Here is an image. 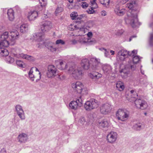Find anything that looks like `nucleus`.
Returning a JSON list of instances; mask_svg holds the SVG:
<instances>
[{
  "label": "nucleus",
  "mask_w": 153,
  "mask_h": 153,
  "mask_svg": "<svg viewBox=\"0 0 153 153\" xmlns=\"http://www.w3.org/2000/svg\"><path fill=\"white\" fill-rule=\"evenodd\" d=\"M133 62L131 61H128L125 66L124 69L120 71L121 75L122 77L126 78L130 71V70L132 71L135 70L136 68V64L138 63L142 57L138 56L132 55Z\"/></svg>",
  "instance_id": "nucleus-1"
},
{
  "label": "nucleus",
  "mask_w": 153,
  "mask_h": 153,
  "mask_svg": "<svg viewBox=\"0 0 153 153\" xmlns=\"http://www.w3.org/2000/svg\"><path fill=\"white\" fill-rule=\"evenodd\" d=\"M0 42V56H7L9 54L8 50L4 48L6 47L11 45L10 40L8 37V32H4L1 36Z\"/></svg>",
  "instance_id": "nucleus-2"
},
{
  "label": "nucleus",
  "mask_w": 153,
  "mask_h": 153,
  "mask_svg": "<svg viewBox=\"0 0 153 153\" xmlns=\"http://www.w3.org/2000/svg\"><path fill=\"white\" fill-rule=\"evenodd\" d=\"M130 94L131 96L130 101L134 102V103L137 108L142 110H145L148 108L149 106L146 101L141 99H136L138 95L135 90H131Z\"/></svg>",
  "instance_id": "nucleus-3"
},
{
  "label": "nucleus",
  "mask_w": 153,
  "mask_h": 153,
  "mask_svg": "<svg viewBox=\"0 0 153 153\" xmlns=\"http://www.w3.org/2000/svg\"><path fill=\"white\" fill-rule=\"evenodd\" d=\"M45 38L44 34L42 33H36L33 34V36H32L31 39L35 40L38 42H42L38 44V48H40L41 46L44 44L45 47L48 49L52 45H54V43L51 42H45L44 39Z\"/></svg>",
  "instance_id": "nucleus-4"
},
{
  "label": "nucleus",
  "mask_w": 153,
  "mask_h": 153,
  "mask_svg": "<svg viewBox=\"0 0 153 153\" xmlns=\"http://www.w3.org/2000/svg\"><path fill=\"white\" fill-rule=\"evenodd\" d=\"M68 72L76 79H79L81 78L83 74L81 68L74 65L70 66Z\"/></svg>",
  "instance_id": "nucleus-5"
},
{
  "label": "nucleus",
  "mask_w": 153,
  "mask_h": 153,
  "mask_svg": "<svg viewBox=\"0 0 153 153\" xmlns=\"http://www.w3.org/2000/svg\"><path fill=\"white\" fill-rule=\"evenodd\" d=\"M71 87L75 92L81 94H87V88L84 87L82 83L77 81L72 83Z\"/></svg>",
  "instance_id": "nucleus-6"
},
{
  "label": "nucleus",
  "mask_w": 153,
  "mask_h": 153,
  "mask_svg": "<svg viewBox=\"0 0 153 153\" xmlns=\"http://www.w3.org/2000/svg\"><path fill=\"white\" fill-rule=\"evenodd\" d=\"M131 15L129 16L128 14H127L128 18L127 19H125L126 23H129L133 27H134L138 25H140L138 22L137 13H133V10L131 11Z\"/></svg>",
  "instance_id": "nucleus-7"
},
{
  "label": "nucleus",
  "mask_w": 153,
  "mask_h": 153,
  "mask_svg": "<svg viewBox=\"0 0 153 153\" xmlns=\"http://www.w3.org/2000/svg\"><path fill=\"white\" fill-rule=\"evenodd\" d=\"M28 75L30 80L32 81H34V79H37L36 82L39 80L41 78V73L36 68H32L30 70Z\"/></svg>",
  "instance_id": "nucleus-8"
},
{
  "label": "nucleus",
  "mask_w": 153,
  "mask_h": 153,
  "mask_svg": "<svg viewBox=\"0 0 153 153\" xmlns=\"http://www.w3.org/2000/svg\"><path fill=\"white\" fill-rule=\"evenodd\" d=\"M129 112L125 109H119L116 113V116L118 120L123 121L126 120L129 116Z\"/></svg>",
  "instance_id": "nucleus-9"
},
{
  "label": "nucleus",
  "mask_w": 153,
  "mask_h": 153,
  "mask_svg": "<svg viewBox=\"0 0 153 153\" xmlns=\"http://www.w3.org/2000/svg\"><path fill=\"white\" fill-rule=\"evenodd\" d=\"M99 104L98 101L94 99H91L85 102L84 106L86 110L89 111L97 108Z\"/></svg>",
  "instance_id": "nucleus-10"
},
{
  "label": "nucleus",
  "mask_w": 153,
  "mask_h": 153,
  "mask_svg": "<svg viewBox=\"0 0 153 153\" xmlns=\"http://www.w3.org/2000/svg\"><path fill=\"white\" fill-rule=\"evenodd\" d=\"M83 100L82 96L78 97L76 101H71L69 104V107L72 109L75 110L78 106L80 107L82 105Z\"/></svg>",
  "instance_id": "nucleus-11"
},
{
  "label": "nucleus",
  "mask_w": 153,
  "mask_h": 153,
  "mask_svg": "<svg viewBox=\"0 0 153 153\" xmlns=\"http://www.w3.org/2000/svg\"><path fill=\"white\" fill-rule=\"evenodd\" d=\"M10 36H8L11 45H13L16 40L19 37V32L15 29H13L10 31Z\"/></svg>",
  "instance_id": "nucleus-12"
},
{
  "label": "nucleus",
  "mask_w": 153,
  "mask_h": 153,
  "mask_svg": "<svg viewBox=\"0 0 153 153\" xmlns=\"http://www.w3.org/2000/svg\"><path fill=\"white\" fill-rule=\"evenodd\" d=\"M57 70L53 65H49L48 67L47 75L48 78H51L55 77L57 74Z\"/></svg>",
  "instance_id": "nucleus-13"
},
{
  "label": "nucleus",
  "mask_w": 153,
  "mask_h": 153,
  "mask_svg": "<svg viewBox=\"0 0 153 153\" xmlns=\"http://www.w3.org/2000/svg\"><path fill=\"white\" fill-rule=\"evenodd\" d=\"M131 55L130 54V52L127 51L122 49L119 51L117 56V59L120 61H124L128 56Z\"/></svg>",
  "instance_id": "nucleus-14"
},
{
  "label": "nucleus",
  "mask_w": 153,
  "mask_h": 153,
  "mask_svg": "<svg viewBox=\"0 0 153 153\" xmlns=\"http://www.w3.org/2000/svg\"><path fill=\"white\" fill-rule=\"evenodd\" d=\"M52 24L50 21H45L40 25V29L42 33H44L49 30L52 27Z\"/></svg>",
  "instance_id": "nucleus-15"
},
{
  "label": "nucleus",
  "mask_w": 153,
  "mask_h": 153,
  "mask_svg": "<svg viewBox=\"0 0 153 153\" xmlns=\"http://www.w3.org/2000/svg\"><path fill=\"white\" fill-rule=\"evenodd\" d=\"M117 133L115 132L114 131L110 132L107 136V142L110 143H114L117 139Z\"/></svg>",
  "instance_id": "nucleus-16"
},
{
  "label": "nucleus",
  "mask_w": 153,
  "mask_h": 153,
  "mask_svg": "<svg viewBox=\"0 0 153 153\" xmlns=\"http://www.w3.org/2000/svg\"><path fill=\"white\" fill-rule=\"evenodd\" d=\"M91 61L93 62L91 68L93 70H96L98 69L102 66V64L100 62V60L96 58H92L91 59Z\"/></svg>",
  "instance_id": "nucleus-17"
},
{
  "label": "nucleus",
  "mask_w": 153,
  "mask_h": 153,
  "mask_svg": "<svg viewBox=\"0 0 153 153\" xmlns=\"http://www.w3.org/2000/svg\"><path fill=\"white\" fill-rule=\"evenodd\" d=\"M15 111L21 120H24L25 117L24 110L22 106L18 104L15 106Z\"/></svg>",
  "instance_id": "nucleus-18"
},
{
  "label": "nucleus",
  "mask_w": 153,
  "mask_h": 153,
  "mask_svg": "<svg viewBox=\"0 0 153 153\" xmlns=\"http://www.w3.org/2000/svg\"><path fill=\"white\" fill-rule=\"evenodd\" d=\"M97 125L100 128L107 129L110 126V123L109 120L105 119L99 120Z\"/></svg>",
  "instance_id": "nucleus-19"
},
{
  "label": "nucleus",
  "mask_w": 153,
  "mask_h": 153,
  "mask_svg": "<svg viewBox=\"0 0 153 153\" xmlns=\"http://www.w3.org/2000/svg\"><path fill=\"white\" fill-rule=\"evenodd\" d=\"M111 109L110 105L108 103H105L100 107V112L102 114H106L110 112Z\"/></svg>",
  "instance_id": "nucleus-20"
},
{
  "label": "nucleus",
  "mask_w": 153,
  "mask_h": 153,
  "mask_svg": "<svg viewBox=\"0 0 153 153\" xmlns=\"http://www.w3.org/2000/svg\"><path fill=\"white\" fill-rule=\"evenodd\" d=\"M18 141L20 143H24L27 142L28 137L27 134L23 133L19 134L17 137Z\"/></svg>",
  "instance_id": "nucleus-21"
},
{
  "label": "nucleus",
  "mask_w": 153,
  "mask_h": 153,
  "mask_svg": "<svg viewBox=\"0 0 153 153\" xmlns=\"http://www.w3.org/2000/svg\"><path fill=\"white\" fill-rule=\"evenodd\" d=\"M38 16V13L36 11H31L28 13L27 18L30 21L34 20Z\"/></svg>",
  "instance_id": "nucleus-22"
},
{
  "label": "nucleus",
  "mask_w": 153,
  "mask_h": 153,
  "mask_svg": "<svg viewBox=\"0 0 153 153\" xmlns=\"http://www.w3.org/2000/svg\"><path fill=\"white\" fill-rule=\"evenodd\" d=\"M115 13L119 16H122L126 13V10L125 9H121L120 10V5L117 4L115 8L114 9Z\"/></svg>",
  "instance_id": "nucleus-23"
},
{
  "label": "nucleus",
  "mask_w": 153,
  "mask_h": 153,
  "mask_svg": "<svg viewBox=\"0 0 153 153\" xmlns=\"http://www.w3.org/2000/svg\"><path fill=\"white\" fill-rule=\"evenodd\" d=\"M81 65L83 68L88 70L89 68L90 65L89 60L87 59H84L81 60Z\"/></svg>",
  "instance_id": "nucleus-24"
},
{
  "label": "nucleus",
  "mask_w": 153,
  "mask_h": 153,
  "mask_svg": "<svg viewBox=\"0 0 153 153\" xmlns=\"http://www.w3.org/2000/svg\"><path fill=\"white\" fill-rule=\"evenodd\" d=\"M102 68L105 74H107L111 73L112 68L110 65H104L103 66Z\"/></svg>",
  "instance_id": "nucleus-25"
},
{
  "label": "nucleus",
  "mask_w": 153,
  "mask_h": 153,
  "mask_svg": "<svg viewBox=\"0 0 153 153\" xmlns=\"http://www.w3.org/2000/svg\"><path fill=\"white\" fill-rule=\"evenodd\" d=\"M92 79L96 80L102 76V74L99 73L98 72H93L90 73L88 75Z\"/></svg>",
  "instance_id": "nucleus-26"
},
{
  "label": "nucleus",
  "mask_w": 153,
  "mask_h": 153,
  "mask_svg": "<svg viewBox=\"0 0 153 153\" xmlns=\"http://www.w3.org/2000/svg\"><path fill=\"white\" fill-rule=\"evenodd\" d=\"M7 14L9 20L12 21L14 19V13L13 10L10 9L8 10Z\"/></svg>",
  "instance_id": "nucleus-27"
},
{
  "label": "nucleus",
  "mask_w": 153,
  "mask_h": 153,
  "mask_svg": "<svg viewBox=\"0 0 153 153\" xmlns=\"http://www.w3.org/2000/svg\"><path fill=\"white\" fill-rule=\"evenodd\" d=\"M78 42L82 44H87L89 43L90 42H92V41H89L88 38H86L84 37H82L79 38Z\"/></svg>",
  "instance_id": "nucleus-28"
},
{
  "label": "nucleus",
  "mask_w": 153,
  "mask_h": 153,
  "mask_svg": "<svg viewBox=\"0 0 153 153\" xmlns=\"http://www.w3.org/2000/svg\"><path fill=\"white\" fill-rule=\"evenodd\" d=\"M56 62L57 63H59V66H60V67H59V68L61 70H64L67 68V66L68 65L65 62H64L62 61H56ZM69 66V67L71 65H68Z\"/></svg>",
  "instance_id": "nucleus-29"
},
{
  "label": "nucleus",
  "mask_w": 153,
  "mask_h": 153,
  "mask_svg": "<svg viewBox=\"0 0 153 153\" xmlns=\"http://www.w3.org/2000/svg\"><path fill=\"white\" fill-rule=\"evenodd\" d=\"M116 87L118 90L122 91L125 88L123 83L121 81L117 82L116 84Z\"/></svg>",
  "instance_id": "nucleus-30"
},
{
  "label": "nucleus",
  "mask_w": 153,
  "mask_h": 153,
  "mask_svg": "<svg viewBox=\"0 0 153 153\" xmlns=\"http://www.w3.org/2000/svg\"><path fill=\"white\" fill-rule=\"evenodd\" d=\"M19 56L20 57L28 60L30 61L32 60L33 59V57L32 56L27 54H25L23 53L19 54Z\"/></svg>",
  "instance_id": "nucleus-31"
},
{
  "label": "nucleus",
  "mask_w": 153,
  "mask_h": 153,
  "mask_svg": "<svg viewBox=\"0 0 153 153\" xmlns=\"http://www.w3.org/2000/svg\"><path fill=\"white\" fill-rule=\"evenodd\" d=\"M28 29V25L26 24L22 25L20 27V31L23 33H24L26 32Z\"/></svg>",
  "instance_id": "nucleus-32"
},
{
  "label": "nucleus",
  "mask_w": 153,
  "mask_h": 153,
  "mask_svg": "<svg viewBox=\"0 0 153 153\" xmlns=\"http://www.w3.org/2000/svg\"><path fill=\"white\" fill-rule=\"evenodd\" d=\"M144 126L140 123L136 124L133 126L134 129L137 130H140L141 129L144 128Z\"/></svg>",
  "instance_id": "nucleus-33"
},
{
  "label": "nucleus",
  "mask_w": 153,
  "mask_h": 153,
  "mask_svg": "<svg viewBox=\"0 0 153 153\" xmlns=\"http://www.w3.org/2000/svg\"><path fill=\"white\" fill-rule=\"evenodd\" d=\"M78 123L80 126L86 125L87 124L85 118L84 117H81L78 121Z\"/></svg>",
  "instance_id": "nucleus-34"
},
{
  "label": "nucleus",
  "mask_w": 153,
  "mask_h": 153,
  "mask_svg": "<svg viewBox=\"0 0 153 153\" xmlns=\"http://www.w3.org/2000/svg\"><path fill=\"white\" fill-rule=\"evenodd\" d=\"M5 61L8 63L12 64L14 62V60L13 58L10 56H7L5 58Z\"/></svg>",
  "instance_id": "nucleus-35"
},
{
  "label": "nucleus",
  "mask_w": 153,
  "mask_h": 153,
  "mask_svg": "<svg viewBox=\"0 0 153 153\" xmlns=\"http://www.w3.org/2000/svg\"><path fill=\"white\" fill-rule=\"evenodd\" d=\"M63 7L61 6H58L55 11V13L56 15H57L59 13L63 12Z\"/></svg>",
  "instance_id": "nucleus-36"
},
{
  "label": "nucleus",
  "mask_w": 153,
  "mask_h": 153,
  "mask_svg": "<svg viewBox=\"0 0 153 153\" xmlns=\"http://www.w3.org/2000/svg\"><path fill=\"white\" fill-rule=\"evenodd\" d=\"M100 50L101 51H104V53L105 57H109L110 54L109 53V50H108L106 49L103 48H100Z\"/></svg>",
  "instance_id": "nucleus-37"
},
{
  "label": "nucleus",
  "mask_w": 153,
  "mask_h": 153,
  "mask_svg": "<svg viewBox=\"0 0 153 153\" xmlns=\"http://www.w3.org/2000/svg\"><path fill=\"white\" fill-rule=\"evenodd\" d=\"M135 4L134 1H132L129 3H128L126 4V7H127L130 9H131L133 7L134 5Z\"/></svg>",
  "instance_id": "nucleus-38"
},
{
  "label": "nucleus",
  "mask_w": 153,
  "mask_h": 153,
  "mask_svg": "<svg viewBox=\"0 0 153 153\" xmlns=\"http://www.w3.org/2000/svg\"><path fill=\"white\" fill-rule=\"evenodd\" d=\"M96 8V6L92 7L87 10V12L89 14H92L94 12V9Z\"/></svg>",
  "instance_id": "nucleus-39"
},
{
  "label": "nucleus",
  "mask_w": 153,
  "mask_h": 153,
  "mask_svg": "<svg viewBox=\"0 0 153 153\" xmlns=\"http://www.w3.org/2000/svg\"><path fill=\"white\" fill-rule=\"evenodd\" d=\"M77 13L75 12H72L70 15L71 17L73 20H76V17L77 16Z\"/></svg>",
  "instance_id": "nucleus-40"
},
{
  "label": "nucleus",
  "mask_w": 153,
  "mask_h": 153,
  "mask_svg": "<svg viewBox=\"0 0 153 153\" xmlns=\"http://www.w3.org/2000/svg\"><path fill=\"white\" fill-rule=\"evenodd\" d=\"M54 45L55 44L51 45L48 49V50H50L51 52H53L56 51L57 49V48L55 47Z\"/></svg>",
  "instance_id": "nucleus-41"
},
{
  "label": "nucleus",
  "mask_w": 153,
  "mask_h": 153,
  "mask_svg": "<svg viewBox=\"0 0 153 153\" xmlns=\"http://www.w3.org/2000/svg\"><path fill=\"white\" fill-rule=\"evenodd\" d=\"M149 42L150 45H153V33L151 34L150 35Z\"/></svg>",
  "instance_id": "nucleus-42"
},
{
  "label": "nucleus",
  "mask_w": 153,
  "mask_h": 153,
  "mask_svg": "<svg viewBox=\"0 0 153 153\" xmlns=\"http://www.w3.org/2000/svg\"><path fill=\"white\" fill-rule=\"evenodd\" d=\"M65 42L63 40L60 39L57 40L56 42V45L61 44L64 45L65 44Z\"/></svg>",
  "instance_id": "nucleus-43"
},
{
  "label": "nucleus",
  "mask_w": 153,
  "mask_h": 153,
  "mask_svg": "<svg viewBox=\"0 0 153 153\" xmlns=\"http://www.w3.org/2000/svg\"><path fill=\"white\" fill-rule=\"evenodd\" d=\"M16 64L19 67L23 68V64L22 62L20 60H18L16 61Z\"/></svg>",
  "instance_id": "nucleus-44"
},
{
  "label": "nucleus",
  "mask_w": 153,
  "mask_h": 153,
  "mask_svg": "<svg viewBox=\"0 0 153 153\" xmlns=\"http://www.w3.org/2000/svg\"><path fill=\"white\" fill-rule=\"evenodd\" d=\"M41 6L42 7H45L46 5V1L45 0H39Z\"/></svg>",
  "instance_id": "nucleus-45"
},
{
  "label": "nucleus",
  "mask_w": 153,
  "mask_h": 153,
  "mask_svg": "<svg viewBox=\"0 0 153 153\" xmlns=\"http://www.w3.org/2000/svg\"><path fill=\"white\" fill-rule=\"evenodd\" d=\"M110 0H103V2H100L101 4H103V5L106 6L107 5L108 6L109 4L110 3Z\"/></svg>",
  "instance_id": "nucleus-46"
},
{
  "label": "nucleus",
  "mask_w": 153,
  "mask_h": 153,
  "mask_svg": "<svg viewBox=\"0 0 153 153\" xmlns=\"http://www.w3.org/2000/svg\"><path fill=\"white\" fill-rule=\"evenodd\" d=\"M123 32L124 31L123 29L118 30L116 32V34L117 35H121L123 33Z\"/></svg>",
  "instance_id": "nucleus-47"
},
{
  "label": "nucleus",
  "mask_w": 153,
  "mask_h": 153,
  "mask_svg": "<svg viewBox=\"0 0 153 153\" xmlns=\"http://www.w3.org/2000/svg\"><path fill=\"white\" fill-rule=\"evenodd\" d=\"M88 6V4L85 2H84L82 5V7L83 8H85Z\"/></svg>",
  "instance_id": "nucleus-48"
},
{
  "label": "nucleus",
  "mask_w": 153,
  "mask_h": 153,
  "mask_svg": "<svg viewBox=\"0 0 153 153\" xmlns=\"http://www.w3.org/2000/svg\"><path fill=\"white\" fill-rule=\"evenodd\" d=\"M48 17V16L45 13H43L42 15V18L43 19H45Z\"/></svg>",
  "instance_id": "nucleus-49"
},
{
  "label": "nucleus",
  "mask_w": 153,
  "mask_h": 153,
  "mask_svg": "<svg viewBox=\"0 0 153 153\" xmlns=\"http://www.w3.org/2000/svg\"><path fill=\"white\" fill-rule=\"evenodd\" d=\"M83 17V16L82 15H77V17H76V20H80L81 19H82Z\"/></svg>",
  "instance_id": "nucleus-50"
},
{
  "label": "nucleus",
  "mask_w": 153,
  "mask_h": 153,
  "mask_svg": "<svg viewBox=\"0 0 153 153\" xmlns=\"http://www.w3.org/2000/svg\"><path fill=\"white\" fill-rule=\"evenodd\" d=\"M58 78L61 80H63L65 78V76L63 75H59Z\"/></svg>",
  "instance_id": "nucleus-51"
},
{
  "label": "nucleus",
  "mask_w": 153,
  "mask_h": 153,
  "mask_svg": "<svg viewBox=\"0 0 153 153\" xmlns=\"http://www.w3.org/2000/svg\"><path fill=\"white\" fill-rule=\"evenodd\" d=\"M91 4H92V5H91V6H92V7L96 6V8L97 7V4L96 2H93V1H91Z\"/></svg>",
  "instance_id": "nucleus-52"
},
{
  "label": "nucleus",
  "mask_w": 153,
  "mask_h": 153,
  "mask_svg": "<svg viewBox=\"0 0 153 153\" xmlns=\"http://www.w3.org/2000/svg\"><path fill=\"white\" fill-rule=\"evenodd\" d=\"M137 51L134 50L132 51L131 53H130V54L131 55V56H132L133 55H134V54H136L137 53ZM130 56H131V55Z\"/></svg>",
  "instance_id": "nucleus-53"
},
{
  "label": "nucleus",
  "mask_w": 153,
  "mask_h": 153,
  "mask_svg": "<svg viewBox=\"0 0 153 153\" xmlns=\"http://www.w3.org/2000/svg\"><path fill=\"white\" fill-rule=\"evenodd\" d=\"M0 153H7L5 149L4 148L1 149Z\"/></svg>",
  "instance_id": "nucleus-54"
},
{
  "label": "nucleus",
  "mask_w": 153,
  "mask_h": 153,
  "mask_svg": "<svg viewBox=\"0 0 153 153\" xmlns=\"http://www.w3.org/2000/svg\"><path fill=\"white\" fill-rule=\"evenodd\" d=\"M88 37H90L92 36V34L91 32H89L87 34Z\"/></svg>",
  "instance_id": "nucleus-55"
},
{
  "label": "nucleus",
  "mask_w": 153,
  "mask_h": 153,
  "mask_svg": "<svg viewBox=\"0 0 153 153\" xmlns=\"http://www.w3.org/2000/svg\"><path fill=\"white\" fill-rule=\"evenodd\" d=\"M101 15L102 16H105L106 15V13L104 10L102 11L101 12Z\"/></svg>",
  "instance_id": "nucleus-56"
},
{
  "label": "nucleus",
  "mask_w": 153,
  "mask_h": 153,
  "mask_svg": "<svg viewBox=\"0 0 153 153\" xmlns=\"http://www.w3.org/2000/svg\"><path fill=\"white\" fill-rule=\"evenodd\" d=\"M72 44H75L77 43V42L75 39H73L71 41Z\"/></svg>",
  "instance_id": "nucleus-57"
},
{
  "label": "nucleus",
  "mask_w": 153,
  "mask_h": 153,
  "mask_svg": "<svg viewBox=\"0 0 153 153\" xmlns=\"http://www.w3.org/2000/svg\"><path fill=\"white\" fill-rule=\"evenodd\" d=\"M4 29V27L2 26H0V32H1Z\"/></svg>",
  "instance_id": "nucleus-58"
},
{
  "label": "nucleus",
  "mask_w": 153,
  "mask_h": 153,
  "mask_svg": "<svg viewBox=\"0 0 153 153\" xmlns=\"http://www.w3.org/2000/svg\"><path fill=\"white\" fill-rule=\"evenodd\" d=\"M136 37V35H134L131 36L129 39V41H131L133 38H135Z\"/></svg>",
  "instance_id": "nucleus-59"
},
{
  "label": "nucleus",
  "mask_w": 153,
  "mask_h": 153,
  "mask_svg": "<svg viewBox=\"0 0 153 153\" xmlns=\"http://www.w3.org/2000/svg\"><path fill=\"white\" fill-rule=\"evenodd\" d=\"M110 52L111 53V55H113L114 54V51L113 50H111Z\"/></svg>",
  "instance_id": "nucleus-60"
},
{
  "label": "nucleus",
  "mask_w": 153,
  "mask_h": 153,
  "mask_svg": "<svg viewBox=\"0 0 153 153\" xmlns=\"http://www.w3.org/2000/svg\"><path fill=\"white\" fill-rule=\"evenodd\" d=\"M125 1H123V3H122V4H123L124 3H125L126 2H127V1H128L129 0H125Z\"/></svg>",
  "instance_id": "nucleus-61"
},
{
  "label": "nucleus",
  "mask_w": 153,
  "mask_h": 153,
  "mask_svg": "<svg viewBox=\"0 0 153 153\" xmlns=\"http://www.w3.org/2000/svg\"><path fill=\"white\" fill-rule=\"evenodd\" d=\"M69 2L72 3L73 2V0H68Z\"/></svg>",
  "instance_id": "nucleus-62"
},
{
  "label": "nucleus",
  "mask_w": 153,
  "mask_h": 153,
  "mask_svg": "<svg viewBox=\"0 0 153 153\" xmlns=\"http://www.w3.org/2000/svg\"><path fill=\"white\" fill-rule=\"evenodd\" d=\"M141 73H142V74H143H143H144V72H143V71H142V70H141Z\"/></svg>",
  "instance_id": "nucleus-63"
},
{
  "label": "nucleus",
  "mask_w": 153,
  "mask_h": 153,
  "mask_svg": "<svg viewBox=\"0 0 153 153\" xmlns=\"http://www.w3.org/2000/svg\"><path fill=\"white\" fill-rule=\"evenodd\" d=\"M103 0H99L100 2H103Z\"/></svg>",
  "instance_id": "nucleus-64"
}]
</instances>
